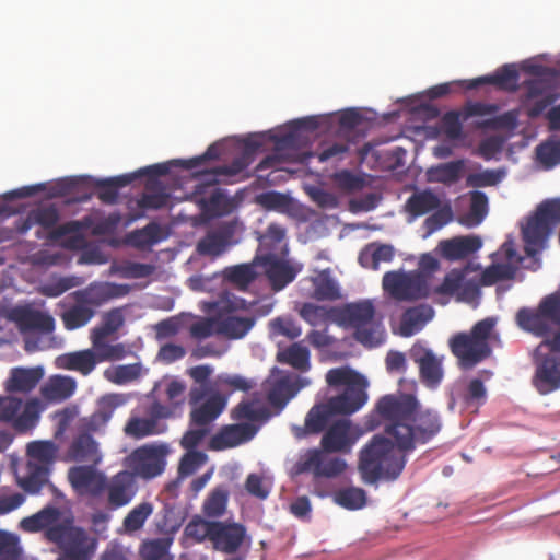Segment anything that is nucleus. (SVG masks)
Instances as JSON below:
<instances>
[{
    "mask_svg": "<svg viewBox=\"0 0 560 560\" xmlns=\"http://www.w3.org/2000/svg\"><path fill=\"white\" fill-rule=\"evenodd\" d=\"M334 501L347 510H360L366 504V492L358 487L342 488L334 493Z\"/></svg>",
    "mask_w": 560,
    "mask_h": 560,
    "instance_id": "8fccbe9b",
    "label": "nucleus"
},
{
    "mask_svg": "<svg viewBox=\"0 0 560 560\" xmlns=\"http://www.w3.org/2000/svg\"><path fill=\"white\" fill-rule=\"evenodd\" d=\"M19 539L12 534L0 532V560H20Z\"/></svg>",
    "mask_w": 560,
    "mask_h": 560,
    "instance_id": "774afa93",
    "label": "nucleus"
},
{
    "mask_svg": "<svg viewBox=\"0 0 560 560\" xmlns=\"http://www.w3.org/2000/svg\"><path fill=\"white\" fill-rule=\"evenodd\" d=\"M125 399L118 394H108L98 400L97 409L83 419V428L96 432L103 429L113 417L117 407L121 406Z\"/></svg>",
    "mask_w": 560,
    "mask_h": 560,
    "instance_id": "c756f323",
    "label": "nucleus"
},
{
    "mask_svg": "<svg viewBox=\"0 0 560 560\" xmlns=\"http://www.w3.org/2000/svg\"><path fill=\"white\" fill-rule=\"evenodd\" d=\"M252 163V159L248 153H243L240 156L233 159V161L228 165H222L214 167L210 171L202 172V175L209 177L207 180L210 184H217L219 182V176H234L243 171H245L249 164Z\"/></svg>",
    "mask_w": 560,
    "mask_h": 560,
    "instance_id": "49530a36",
    "label": "nucleus"
},
{
    "mask_svg": "<svg viewBox=\"0 0 560 560\" xmlns=\"http://www.w3.org/2000/svg\"><path fill=\"white\" fill-rule=\"evenodd\" d=\"M536 154L544 165L555 166L560 163V142L546 141L537 147Z\"/></svg>",
    "mask_w": 560,
    "mask_h": 560,
    "instance_id": "338daca9",
    "label": "nucleus"
},
{
    "mask_svg": "<svg viewBox=\"0 0 560 560\" xmlns=\"http://www.w3.org/2000/svg\"><path fill=\"white\" fill-rule=\"evenodd\" d=\"M211 537L212 546L223 553H235L246 538V528L240 523L217 521Z\"/></svg>",
    "mask_w": 560,
    "mask_h": 560,
    "instance_id": "6ab92c4d",
    "label": "nucleus"
},
{
    "mask_svg": "<svg viewBox=\"0 0 560 560\" xmlns=\"http://www.w3.org/2000/svg\"><path fill=\"white\" fill-rule=\"evenodd\" d=\"M462 112L451 110L441 118V129L451 140H458L463 137V125L460 121Z\"/></svg>",
    "mask_w": 560,
    "mask_h": 560,
    "instance_id": "69168bd1",
    "label": "nucleus"
},
{
    "mask_svg": "<svg viewBox=\"0 0 560 560\" xmlns=\"http://www.w3.org/2000/svg\"><path fill=\"white\" fill-rule=\"evenodd\" d=\"M383 289L397 301H416L429 296L427 277L417 271H387L382 280Z\"/></svg>",
    "mask_w": 560,
    "mask_h": 560,
    "instance_id": "6e6552de",
    "label": "nucleus"
},
{
    "mask_svg": "<svg viewBox=\"0 0 560 560\" xmlns=\"http://www.w3.org/2000/svg\"><path fill=\"white\" fill-rule=\"evenodd\" d=\"M97 548V539L86 530H74L67 545L60 550L57 560H92Z\"/></svg>",
    "mask_w": 560,
    "mask_h": 560,
    "instance_id": "393cba45",
    "label": "nucleus"
},
{
    "mask_svg": "<svg viewBox=\"0 0 560 560\" xmlns=\"http://www.w3.org/2000/svg\"><path fill=\"white\" fill-rule=\"evenodd\" d=\"M339 289L336 282L327 275H320L314 279V296L319 301H334L339 298Z\"/></svg>",
    "mask_w": 560,
    "mask_h": 560,
    "instance_id": "052dcab7",
    "label": "nucleus"
},
{
    "mask_svg": "<svg viewBox=\"0 0 560 560\" xmlns=\"http://www.w3.org/2000/svg\"><path fill=\"white\" fill-rule=\"evenodd\" d=\"M434 316V310L427 304H420L407 308L400 318L399 334L402 337H411L419 332Z\"/></svg>",
    "mask_w": 560,
    "mask_h": 560,
    "instance_id": "2f4dec72",
    "label": "nucleus"
},
{
    "mask_svg": "<svg viewBox=\"0 0 560 560\" xmlns=\"http://www.w3.org/2000/svg\"><path fill=\"white\" fill-rule=\"evenodd\" d=\"M59 221V211L55 206L40 207L31 211L23 224L22 232L31 229L32 225L37 224L49 232L50 240H59L66 235L78 233L82 225L79 221H68L63 224L57 225Z\"/></svg>",
    "mask_w": 560,
    "mask_h": 560,
    "instance_id": "2eb2a0df",
    "label": "nucleus"
},
{
    "mask_svg": "<svg viewBox=\"0 0 560 560\" xmlns=\"http://www.w3.org/2000/svg\"><path fill=\"white\" fill-rule=\"evenodd\" d=\"M77 389V382L71 376L52 375L48 382L42 386V396L50 402H61L70 398Z\"/></svg>",
    "mask_w": 560,
    "mask_h": 560,
    "instance_id": "473e14b6",
    "label": "nucleus"
},
{
    "mask_svg": "<svg viewBox=\"0 0 560 560\" xmlns=\"http://www.w3.org/2000/svg\"><path fill=\"white\" fill-rule=\"evenodd\" d=\"M44 376L42 366L35 368H13L10 376L4 382V389L8 393L28 394L40 382Z\"/></svg>",
    "mask_w": 560,
    "mask_h": 560,
    "instance_id": "c85d7f7f",
    "label": "nucleus"
},
{
    "mask_svg": "<svg viewBox=\"0 0 560 560\" xmlns=\"http://www.w3.org/2000/svg\"><path fill=\"white\" fill-rule=\"evenodd\" d=\"M306 385L305 381L292 373L279 372L267 382V398L275 407H284L298 392Z\"/></svg>",
    "mask_w": 560,
    "mask_h": 560,
    "instance_id": "a211bd4d",
    "label": "nucleus"
},
{
    "mask_svg": "<svg viewBox=\"0 0 560 560\" xmlns=\"http://www.w3.org/2000/svg\"><path fill=\"white\" fill-rule=\"evenodd\" d=\"M168 448L166 445H143L126 458L125 464L128 471L133 474V478L152 479L161 475L166 466V455Z\"/></svg>",
    "mask_w": 560,
    "mask_h": 560,
    "instance_id": "9d476101",
    "label": "nucleus"
},
{
    "mask_svg": "<svg viewBox=\"0 0 560 560\" xmlns=\"http://www.w3.org/2000/svg\"><path fill=\"white\" fill-rule=\"evenodd\" d=\"M68 479L78 492H88L97 497L104 491L105 475L97 471L96 466L91 464L71 467Z\"/></svg>",
    "mask_w": 560,
    "mask_h": 560,
    "instance_id": "4be33fe9",
    "label": "nucleus"
},
{
    "mask_svg": "<svg viewBox=\"0 0 560 560\" xmlns=\"http://www.w3.org/2000/svg\"><path fill=\"white\" fill-rule=\"evenodd\" d=\"M256 261L262 267L270 287L278 292L291 283L300 271L281 256L256 255Z\"/></svg>",
    "mask_w": 560,
    "mask_h": 560,
    "instance_id": "f3484780",
    "label": "nucleus"
},
{
    "mask_svg": "<svg viewBox=\"0 0 560 560\" xmlns=\"http://www.w3.org/2000/svg\"><path fill=\"white\" fill-rule=\"evenodd\" d=\"M127 293V285L115 283H103L73 292L71 295L75 303L61 314L66 329L74 330L85 326L94 317L97 307Z\"/></svg>",
    "mask_w": 560,
    "mask_h": 560,
    "instance_id": "20e7f679",
    "label": "nucleus"
},
{
    "mask_svg": "<svg viewBox=\"0 0 560 560\" xmlns=\"http://www.w3.org/2000/svg\"><path fill=\"white\" fill-rule=\"evenodd\" d=\"M215 522L217 521H206L201 517H195L186 525L185 534L198 542H201L205 539H209L211 541Z\"/></svg>",
    "mask_w": 560,
    "mask_h": 560,
    "instance_id": "4d7b16f0",
    "label": "nucleus"
},
{
    "mask_svg": "<svg viewBox=\"0 0 560 560\" xmlns=\"http://www.w3.org/2000/svg\"><path fill=\"white\" fill-rule=\"evenodd\" d=\"M10 318L22 331H40L49 334L55 328L54 318L42 311L30 306H16L12 308Z\"/></svg>",
    "mask_w": 560,
    "mask_h": 560,
    "instance_id": "5701e85b",
    "label": "nucleus"
},
{
    "mask_svg": "<svg viewBox=\"0 0 560 560\" xmlns=\"http://www.w3.org/2000/svg\"><path fill=\"white\" fill-rule=\"evenodd\" d=\"M533 385L540 395H548L560 388V354L538 351L535 355Z\"/></svg>",
    "mask_w": 560,
    "mask_h": 560,
    "instance_id": "4468645a",
    "label": "nucleus"
},
{
    "mask_svg": "<svg viewBox=\"0 0 560 560\" xmlns=\"http://www.w3.org/2000/svg\"><path fill=\"white\" fill-rule=\"evenodd\" d=\"M207 460V456L198 451L187 452L178 465V479H184L196 472Z\"/></svg>",
    "mask_w": 560,
    "mask_h": 560,
    "instance_id": "e2e57ef3",
    "label": "nucleus"
},
{
    "mask_svg": "<svg viewBox=\"0 0 560 560\" xmlns=\"http://www.w3.org/2000/svg\"><path fill=\"white\" fill-rule=\"evenodd\" d=\"M324 451V448H308L299 456L293 466L294 475L312 474L315 478H335L347 468V463Z\"/></svg>",
    "mask_w": 560,
    "mask_h": 560,
    "instance_id": "1a4fd4ad",
    "label": "nucleus"
},
{
    "mask_svg": "<svg viewBox=\"0 0 560 560\" xmlns=\"http://www.w3.org/2000/svg\"><path fill=\"white\" fill-rule=\"evenodd\" d=\"M172 542L170 537L147 540L141 545L140 555L144 560H173L170 555Z\"/></svg>",
    "mask_w": 560,
    "mask_h": 560,
    "instance_id": "09e8293b",
    "label": "nucleus"
},
{
    "mask_svg": "<svg viewBox=\"0 0 560 560\" xmlns=\"http://www.w3.org/2000/svg\"><path fill=\"white\" fill-rule=\"evenodd\" d=\"M277 360L301 372H306L311 368L310 351L299 342L292 343L287 349L278 352Z\"/></svg>",
    "mask_w": 560,
    "mask_h": 560,
    "instance_id": "37998d69",
    "label": "nucleus"
},
{
    "mask_svg": "<svg viewBox=\"0 0 560 560\" xmlns=\"http://www.w3.org/2000/svg\"><path fill=\"white\" fill-rule=\"evenodd\" d=\"M326 382L329 386L343 389L339 395L324 402L315 404L306 413L304 425L294 427L295 438L304 439L319 434L336 416H350L360 410L368 401V382L350 368H335L327 372Z\"/></svg>",
    "mask_w": 560,
    "mask_h": 560,
    "instance_id": "f03ea898",
    "label": "nucleus"
},
{
    "mask_svg": "<svg viewBox=\"0 0 560 560\" xmlns=\"http://www.w3.org/2000/svg\"><path fill=\"white\" fill-rule=\"evenodd\" d=\"M220 317H203L190 325V336L197 340H202L214 335H221Z\"/></svg>",
    "mask_w": 560,
    "mask_h": 560,
    "instance_id": "bf43d9fd",
    "label": "nucleus"
},
{
    "mask_svg": "<svg viewBox=\"0 0 560 560\" xmlns=\"http://www.w3.org/2000/svg\"><path fill=\"white\" fill-rule=\"evenodd\" d=\"M50 470L33 463H27L26 474L20 479L21 487L28 493H38L44 485L48 482Z\"/></svg>",
    "mask_w": 560,
    "mask_h": 560,
    "instance_id": "c03bdc74",
    "label": "nucleus"
},
{
    "mask_svg": "<svg viewBox=\"0 0 560 560\" xmlns=\"http://www.w3.org/2000/svg\"><path fill=\"white\" fill-rule=\"evenodd\" d=\"M59 515L58 509L52 506L45 508L34 515L23 518L21 521V528L30 533L39 532L44 528L47 529L49 525L58 521Z\"/></svg>",
    "mask_w": 560,
    "mask_h": 560,
    "instance_id": "de8ad7c7",
    "label": "nucleus"
},
{
    "mask_svg": "<svg viewBox=\"0 0 560 560\" xmlns=\"http://www.w3.org/2000/svg\"><path fill=\"white\" fill-rule=\"evenodd\" d=\"M440 198L431 190L425 189L412 194L407 202L406 210L412 217H421L440 207Z\"/></svg>",
    "mask_w": 560,
    "mask_h": 560,
    "instance_id": "79ce46f5",
    "label": "nucleus"
},
{
    "mask_svg": "<svg viewBox=\"0 0 560 560\" xmlns=\"http://www.w3.org/2000/svg\"><path fill=\"white\" fill-rule=\"evenodd\" d=\"M518 72L511 65L501 67L494 74L480 77L465 82L466 89H476L482 84H493L500 89L515 91L517 88Z\"/></svg>",
    "mask_w": 560,
    "mask_h": 560,
    "instance_id": "c9c22d12",
    "label": "nucleus"
},
{
    "mask_svg": "<svg viewBox=\"0 0 560 560\" xmlns=\"http://www.w3.org/2000/svg\"><path fill=\"white\" fill-rule=\"evenodd\" d=\"M411 358L419 366L422 383L430 388H436L444 376L442 359L438 358L431 349L423 347H413Z\"/></svg>",
    "mask_w": 560,
    "mask_h": 560,
    "instance_id": "aec40b11",
    "label": "nucleus"
},
{
    "mask_svg": "<svg viewBox=\"0 0 560 560\" xmlns=\"http://www.w3.org/2000/svg\"><path fill=\"white\" fill-rule=\"evenodd\" d=\"M552 229L536 210L535 213L528 218L526 224L522 226V236L525 243V252L527 256H535L539 253L546 241L548 240Z\"/></svg>",
    "mask_w": 560,
    "mask_h": 560,
    "instance_id": "b1692460",
    "label": "nucleus"
},
{
    "mask_svg": "<svg viewBox=\"0 0 560 560\" xmlns=\"http://www.w3.org/2000/svg\"><path fill=\"white\" fill-rule=\"evenodd\" d=\"M469 271V264L460 269H452L450 272L445 275L442 283L434 289V293L441 295H458L459 289L463 284V280L466 278Z\"/></svg>",
    "mask_w": 560,
    "mask_h": 560,
    "instance_id": "864d4df0",
    "label": "nucleus"
},
{
    "mask_svg": "<svg viewBox=\"0 0 560 560\" xmlns=\"http://www.w3.org/2000/svg\"><path fill=\"white\" fill-rule=\"evenodd\" d=\"M257 427L249 422L229 424L212 436L210 447L221 451L238 446L250 441L257 433Z\"/></svg>",
    "mask_w": 560,
    "mask_h": 560,
    "instance_id": "412c9836",
    "label": "nucleus"
},
{
    "mask_svg": "<svg viewBox=\"0 0 560 560\" xmlns=\"http://www.w3.org/2000/svg\"><path fill=\"white\" fill-rule=\"evenodd\" d=\"M79 284L75 277H59L43 284L39 292L48 298H57Z\"/></svg>",
    "mask_w": 560,
    "mask_h": 560,
    "instance_id": "0e129e2a",
    "label": "nucleus"
},
{
    "mask_svg": "<svg viewBox=\"0 0 560 560\" xmlns=\"http://www.w3.org/2000/svg\"><path fill=\"white\" fill-rule=\"evenodd\" d=\"M26 453L27 463L51 469L57 457L58 446L51 441H33L27 444Z\"/></svg>",
    "mask_w": 560,
    "mask_h": 560,
    "instance_id": "58836bf2",
    "label": "nucleus"
},
{
    "mask_svg": "<svg viewBox=\"0 0 560 560\" xmlns=\"http://www.w3.org/2000/svg\"><path fill=\"white\" fill-rule=\"evenodd\" d=\"M482 246V241L477 235L455 236L450 240H443L439 243L441 255L451 261L464 259Z\"/></svg>",
    "mask_w": 560,
    "mask_h": 560,
    "instance_id": "cd10ccee",
    "label": "nucleus"
},
{
    "mask_svg": "<svg viewBox=\"0 0 560 560\" xmlns=\"http://www.w3.org/2000/svg\"><path fill=\"white\" fill-rule=\"evenodd\" d=\"M98 363L100 358L93 348L63 353L56 358L58 369L74 371L83 376L90 375Z\"/></svg>",
    "mask_w": 560,
    "mask_h": 560,
    "instance_id": "bb28decb",
    "label": "nucleus"
},
{
    "mask_svg": "<svg viewBox=\"0 0 560 560\" xmlns=\"http://www.w3.org/2000/svg\"><path fill=\"white\" fill-rule=\"evenodd\" d=\"M228 399L220 394L209 396L203 404L190 412V425L209 428L226 406Z\"/></svg>",
    "mask_w": 560,
    "mask_h": 560,
    "instance_id": "7c9ffc66",
    "label": "nucleus"
},
{
    "mask_svg": "<svg viewBox=\"0 0 560 560\" xmlns=\"http://www.w3.org/2000/svg\"><path fill=\"white\" fill-rule=\"evenodd\" d=\"M517 267L511 264H492L480 275L481 284L493 285L501 280H511L515 277Z\"/></svg>",
    "mask_w": 560,
    "mask_h": 560,
    "instance_id": "603ef678",
    "label": "nucleus"
},
{
    "mask_svg": "<svg viewBox=\"0 0 560 560\" xmlns=\"http://www.w3.org/2000/svg\"><path fill=\"white\" fill-rule=\"evenodd\" d=\"M495 319L487 317L477 322L468 332H457L448 340L453 355L463 369H471L492 353L490 339Z\"/></svg>",
    "mask_w": 560,
    "mask_h": 560,
    "instance_id": "39448f33",
    "label": "nucleus"
},
{
    "mask_svg": "<svg viewBox=\"0 0 560 560\" xmlns=\"http://www.w3.org/2000/svg\"><path fill=\"white\" fill-rule=\"evenodd\" d=\"M23 406L21 398L13 396H0V420L13 422L15 429L25 431L36 425L39 420L43 405L38 398L28 399L22 412Z\"/></svg>",
    "mask_w": 560,
    "mask_h": 560,
    "instance_id": "f8f14e48",
    "label": "nucleus"
},
{
    "mask_svg": "<svg viewBox=\"0 0 560 560\" xmlns=\"http://www.w3.org/2000/svg\"><path fill=\"white\" fill-rule=\"evenodd\" d=\"M394 255L392 245L371 243L360 252L358 260L362 267L377 270L381 262H389Z\"/></svg>",
    "mask_w": 560,
    "mask_h": 560,
    "instance_id": "e433bc0d",
    "label": "nucleus"
},
{
    "mask_svg": "<svg viewBox=\"0 0 560 560\" xmlns=\"http://www.w3.org/2000/svg\"><path fill=\"white\" fill-rule=\"evenodd\" d=\"M125 323L124 314L120 308H113L103 315L102 324L91 330L90 339L92 343L100 345V340L107 339L118 331Z\"/></svg>",
    "mask_w": 560,
    "mask_h": 560,
    "instance_id": "a19ab883",
    "label": "nucleus"
},
{
    "mask_svg": "<svg viewBox=\"0 0 560 560\" xmlns=\"http://www.w3.org/2000/svg\"><path fill=\"white\" fill-rule=\"evenodd\" d=\"M166 430L167 425L161 422L155 416L149 418L131 417L124 428L125 434L135 440L159 435L166 432Z\"/></svg>",
    "mask_w": 560,
    "mask_h": 560,
    "instance_id": "72a5a7b5",
    "label": "nucleus"
},
{
    "mask_svg": "<svg viewBox=\"0 0 560 560\" xmlns=\"http://www.w3.org/2000/svg\"><path fill=\"white\" fill-rule=\"evenodd\" d=\"M94 350H96L100 363L105 361H118L126 358L129 353L128 348L124 343L109 345L106 339L100 340V345L92 343Z\"/></svg>",
    "mask_w": 560,
    "mask_h": 560,
    "instance_id": "13d9d810",
    "label": "nucleus"
},
{
    "mask_svg": "<svg viewBox=\"0 0 560 560\" xmlns=\"http://www.w3.org/2000/svg\"><path fill=\"white\" fill-rule=\"evenodd\" d=\"M319 446L328 453L349 454L360 438V429L348 418H331V422L322 431Z\"/></svg>",
    "mask_w": 560,
    "mask_h": 560,
    "instance_id": "ddd939ff",
    "label": "nucleus"
},
{
    "mask_svg": "<svg viewBox=\"0 0 560 560\" xmlns=\"http://www.w3.org/2000/svg\"><path fill=\"white\" fill-rule=\"evenodd\" d=\"M66 460L97 466L102 460V454L96 441L89 433H81L69 444Z\"/></svg>",
    "mask_w": 560,
    "mask_h": 560,
    "instance_id": "a878e982",
    "label": "nucleus"
},
{
    "mask_svg": "<svg viewBox=\"0 0 560 560\" xmlns=\"http://www.w3.org/2000/svg\"><path fill=\"white\" fill-rule=\"evenodd\" d=\"M285 229L278 223H270L266 232L259 237L257 255L284 256L288 253L284 243Z\"/></svg>",
    "mask_w": 560,
    "mask_h": 560,
    "instance_id": "f704fd0d",
    "label": "nucleus"
},
{
    "mask_svg": "<svg viewBox=\"0 0 560 560\" xmlns=\"http://www.w3.org/2000/svg\"><path fill=\"white\" fill-rule=\"evenodd\" d=\"M254 316H237L233 314L220 316L219 332L229 339H241L254 327Z\"/></svg>",
    "mask_w": 560,
    "mask_h": 560,
    "instance_id": "4c0bfd02",
    "label": "nucleus"
},
{
    "mask_svg": "<svg viewBox=\"0 0 560 560\" xmlns=\"http://www.w3.org/2000/svg\"><path fill=\"white\" fill-rule=\"evenodd\" d=\"M152 512L153 505L150 502H142L130 510L122 522L126 533L131 534L142 528Z\"/></svg>",
    "mask_w": 560,
    "mask_h": 560,
    "instance_id": "5fc2aeb1",
    "label": "nucleus"
},
{
    "mask_svg": "<svg viewBox=\"0 0 560 560\" xmlns=\"http://www.w3.org/2000/svg\"><path fill=\"white\" fill-rule=\"evenodd\" d=\"M136 178V174H124L116 177L100 179L96 182L97 198L107 205L117 202L118 189L128 186Z\"/></svg>",
    "mask_w": 560,
    "mask_h": 560,
    "instance_id": "ea45409f",
    "label": "nucleus"
},
{
    "mask_svg": "<svg viewBox=\"0 0 560 560\" xmlns=\"http://www.w3.org/2000/svg\"><path fill=\"white\" fill-rule=\"evenodd\" d=\"M140 364L118 365L113 371H106L105 376L108 381L117 385H124L137 380L140 376Z\"/></svg>",
    "mask_w": 560,
    "mask_h": 560,
    "instance_id": "680f3d73",
    "label": "nucleus"
},
{
    "mask_svg": "<svg viewBox=\"0 0 560 560\" xmlns=\"http://www.w3.org/2000/svg\"><path fill=\"white\" fill-rule=\"evenodd\" d=\"M340 324L353 330L354 339L362 346L374 348L385 340V329L375 318V308L371 301L349 303L339 311Z\"/></svg>",
    "mask_w": 560,
    "mask_h": 560,
    "instance_id": "423d86ee",
    "label": "nucleus"
},
{
    "mask_svg": "<svg viewBox=\"0 0 560 560\" xmlns=\"http://www.w3.org/2000/svg\"><path fill=\"white\" fill-rule=\"evenodd\" d=\"M138 490L133 474L122 470L107 479L105 477L104 491L106 492L107 506L112 510L127 505Z\"/></svg>",
    "mask_w": 560,
    "mask_h": 560,
    "instance_id": "dca6fc26",
    "label": "nucleus"
},
{
    "mask_svg": "<svg viewBox=\"0 0 560 560\" xmlns=\"http://www.w3.org/2000/svg\"><path fill=\"white\" fill-rule=\"evenodd\" d=\"M257 266H259V264L255 258L252 264H242L231 267L226 270V279L238 289L246 290L259 275Z\"/></svg>",
    "mask_w": 560,
    "mask_h": 560,
    "instance_id": "a18cd8bd",
    "label": "nucleus"
},
{
    "mask_svg": "<svg viewBox=\"0 0 560 560\" xmlns=\"http://www.w3.org/2000/svg\"><path fill=\"white\" fill-rule=\"evenodd\" d=\"M418 399L415 395L396 393L381 397L368 419V428L382 427L386 439L395 446L399 442L398 425H407L417 411Z\"/></svg>",
    "mask_w": 560,
    "mask_h": 560,
    "instance_id": "7ed1b4c3",
    "label": "nucleus"
},
{
    "mask_svg": "<svg viewBox=\"0 0 560 560\" xmlns=\"http://www.w3.org/2000/svg\"><path fill=\"white\" fill-rule=\"evenodd\" d=\"M229 493L223 488H215L203 503V513L208 517H219L224 514Z\"/></svg>",
    "mask_w": 560,
    "mask_h": 560,
    "instance_id": "6e6d98bb",
    "label": "nucleus"
},
{
    "mask_svg": "<svg viewBox=\"0 0 560 560\" xmlns=\"http://www.w3.org/2000/svg\"><path fill=\"white\" fill-rule=\"evenodd\" d=\"M240 230L242 223L237 219L221 221L207 230L197 242L196 252L200 256L218 258L236 243L234 237Z\"/></svg>",
    "mask_w": 560,
    "mask_h": 560,
    "instance_id": "9b49d317",
    "label": "nucleus"
},
{
    "mask_svg": "<svg viewBox=\"0 0 560 560\" xmlns=\"http://www.w3.org/2000/svg\"><path fill=\"white\" fill-rule=\"evenodd\" d=\"M515 320L521 329L545 340L560 325V292L546 295L536 308H520Z\"/></svg>",
    "mask_w": 560,
    "mask_h": 560,
    "instance_id": "0eeeda50",
    "label": "nucleus"
},
{
    "mask_svg": "<svg viewBox=\"0 0 560 560\" xmlns=\"http://www.w3.org/2000/svg\"><path fill=\"white\" fill-rule=\"evenodd\" d=\"M442 428L439 413L432 409H422L418 402L417 411L407 425H398L397 446L383 435H375L360 452L359 471L366 485L378 480H396L406 466V453L413 451L416 443H427Z\"/></svg>",
    "mask_w": 560,
    "mask_h": 560,
    "instance_id": "f257e3e1",
    "label": "nucleus"
},
{
    "mask_svg": "<svg viewBox=\"0 0 560 560\" xmlns=\"http://www.w3.org/2000/svg\"><path fill=\"white\" fill-rule=\"evenodd\" d=\"M460 398L467 410L477 411L487 399V389L483 382L479 378L470 380Z\"/></svg>",
    "mask_w": 560,
    "mask_h": 560,
    "instance_id": "3c124183",
    "label": "nucleus"
}]
</instances>
